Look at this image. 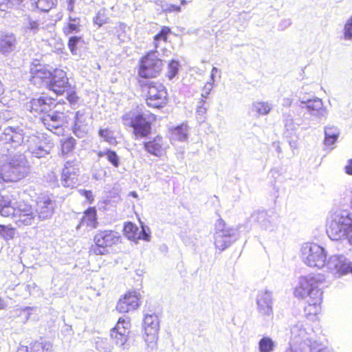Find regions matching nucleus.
Wrapping results in <instances>:
<instances>
[{"instance_id": "nucleus-20", "label": "nucleus", "mask_w": 352, "mask_h": 352, "mask_svg": "<svg viewBox=\"0 0 352 352\" xmlns=\"http://www.w3.org/2000/svg\"><path fill=\"white\" fill-rule=\"evenodd\" d=\"M0 140L3 144H19L22 141V135L20 133L16 131L11 127L4 129V131L0 136Z\"/></svg>"}, {"instance_id": "nucleus-45", "label": "nucleus", "mask_w": 352, "mask_h": 352, "mask_svg": "<svg viewBox=\"0 0 352 352\" xmlns=\"http://www.w3.org/2000/svg\"><path fill=\"white\" fill-rule=\"evenodd\" d=\"M98 226V221H80L76 226V230L84 229V232H88Z\"/></svg>"}, {"instance_id": "nucleus-47", "label": "nucleus", "mask_w": 352, "mask_h": 352, "mask_svg": "<svg viewBox=\"0 0 352 352\" xmlns=\"http://www.w3.org/2000/svg\"><path fill=\"white\" fill-rule=\"evenodd\" d=\"M97 210L95 207H89L85 212L82 220H96Z\"/></svg>"}, {"instance_id": "nucleus-22", "label": "nucleus", "mask_w": 352, "mask_h": 352, "mask_svg": "<svg viewBox=\"0 0 352 352\" xmlns=\"http://www.w3.org/2000/svg\"><path fill=\"white\" fill-rule=\"evenodd\" d=\"M76 144V141L72 136L61 140L60 142V151L61 155L67 157L71 155L75 148Z\"/></svg>"}, {"instance_id": "nucleus-1", "label": "nucleus", "mask_w": 352, "mask_h": 352, "mask_svg": "<svg viewBox=\"0 0 352 352\" xmlns=\"http://www.w3.org/2000/svg\"><path fill=\"white\" fill-rule=\"evenodd\" d=\"M321 284L320 275L302 276L294 292L296 297L308 298V305L305 307V310L309 313L313 312L314 314H317L320 310V305L322 294L320 289Z\"/></svg>"}, {"instance_id": "nucleus-49", "label": "nucleus", "mask_w": 352, "mask_h": 352, "mask_svg": "<svg viewBox=\"0 0 352 352\" xmlns=\"http://www.w3.org/2000/svg\"><path fill=\"white\" fill-rule=\"evenodd\" d=\"M208 109V104L206 102V100L203 99V98L201 99L199 101V104L197 108V113L199 116H203V115L206 114Z\"/></svg>"}, {"instance_id": "nucleus-31", "label": "nucleus", "mask_w": 352, "mask_h": 352, "mask_svg": "<svg viewBox=\"0 0 352 352\" xmlns=\"http://www.w3.org/2000/svg\"><path fill=\"white\" fill-rule=\"evenodd\" d=\"M16 39L14 36H5L0 39V51L6 53L12 50L15 45Z\"/></svg>"}, {"instance_id": "nucleus-36", "label": "nucleus", "mask_w": 352, "mask_h": 352, "mask_svg": "<svg viewBox=\"0 0 352 352\" xmlns=\"http://www.w3.org/2000/svg\"><path fill=\"white\" fill-rule=\"evenodd\" d=\"M96 349L100 352H111L113 346L109 344L107 338H98L96 341Z\"/></svg>"}, {"instance_id": "nucleus-61", "label": "nucleus", "mask_w": 352, "mask_h": 352, "mask_svg": "<svg viewBox=\"0 0 352 352\" xmlns=\"http://www.w3.org/2000/svg\"><path fill=\"white\" fill-rule=\"evenodd\" d=\"M32 309V307H26L24 310H31Z\"/></svg>"}, {"instance_id": "nucleus-4", "label": "nucleus", "mask_w": 352, "mask_h": 352, "mask_svg": "<svg viewBox=\"0 0 352 352\" xmlns=\"http://www.w3.org/2000/svg\"><path fill=\"white\" fill-rule=\"evenodd\" d=\"M231 221H219L214 234V246L222 252L234 243L244 232L246 226H238L230 223Z\"/></svg>"}, {"instance_id": "nucleus-15", "label": "nucleus", "mask_w": 352, "mask_h": 352, "mask_svg": "<svg viewBox=\"0 0 352 352\" xmlns=\"http://www.w3.org/2000/svg\"><path fill=\"white\" fill-rule=\"evenodd\" d=\"M256 301L259 315L265 320H272L274 316L272 292L268 290L258 292Z\"/></svg>"}, {"instance_id": "nucleus-48", "label": "nucleus", "mask_w": 352, "mask_h": 352, "mask_svg": "<svg viewBox=\"0 0 352 352\" xmlns=\"http://www.w3.org/2000/svg\"><path fill=\"white\" fill-rule=\"evenodd\" d=\"M344 36L345 39H352V16L347 21L344 25Z\"/></svg>"}, {"instance_id": "nucleus-10", "label": "nucleus", "mask_w": 352, "mask_h": 352, "mask_svg": "<svg viewBox=\"0 0 352 352\" xmlns=\"http://www.w3.org/2000/svg\"><path fill=\"white\" fill-rule=\"evenodd\" d=\"M120 236L116 232L104 230L100 232L94 236L95 246L91 251L96 255H104L109 252L108 248L120 241Z\"/></svg>"}, {"instance_id": "nucleus-6", "label": "nucleus", "mask_w": 352, "mask_h": 352, "mask_svg": "<svg viewBox=\"0 0 352 352\" xmlns=\"http://www.w3.org/2000/svg\"><path fill=\"white\" fill-rule=\"evenodd\" d=\"M313 344L311 333L302 322H298L291 327L289 347L285 352H311L315 349L311 348Z\"/></svg>"}, {"instance_id": "nucleus-17", "label": "nucleus", "mask_w": 352, "mask_h": 352, "mask_svg": "<svg viewBox=\"0 0 352 352\" xmlns=\"http://www.w3.org/2000/svg\"><path fill=\"white\" fill-rule=\"evenodd\" d=\"M143 148L150 155L160 157L166 153L168 145L162 135H157L144 142Z\"/></svg>"}, {"instance_id": "nucleus-62", "label": "nucleus", "mask_w": 352, "mask_h": 352, "mask_svg": "<svg viewBox=\"0 0 352 352\" xmlns=\"http://www.w3.org/2000/svg\"><path fill=\"white\" fill-rule=\"evenodd\" d=\"M214 71H215V72H217V69L216 67H213V69H212V72H214Z\"/></svg>"}, {"instance_id": "nucleus-14", "label": "nucleus", "mask_w": 352, "mask_h": 352, "mask_svg": "<svg viewBox=\"0 0 352 352\" xmlns=\"http://www.w3.org/2000/svg\"><path fill=\"white\" fill-rule=\"evenodd\" d=\"M325 266L329 272L338 276L352 272V263L342 254L331 256L327 260Z\"/></svg>"}, {"instance_id": "nucleus-18", "label": "nucleus", "mask_w": 352, "mask_h": 352, "mask_svg": "<svg viewBox=\"0 0 352 352\" xmlns=\"http://www.w3.org/2000/svg\"><path fill=\"white\" fill-rule=\"evenodd\" d=\"M56 106L55 100L51 97L40 96L33 98L29 104V110L32 113L43 115Z\"/></svg>"}, {"instance_id": "nucleus-12", "label": "nucleus", "mask_w": 352, "mask_h": 352, "mask_svg": "<svg viewBox=\"0 0 352 352\" xmlns=\"http://www.w3.org/2000/svg\"><path fill=\"white\" fill-rule=\"evenodd\" d=\"M326 232L331 240L345 238L352 245V221H329Z\"/></svg>"}, {"instance_id": "nucleus-46", "label": "nucleus", "mask_w": 352, "mask_h": 352, "mask_svg": "<svg viewBox=\"0 0 352 352\" xmlns=\"http://www.w3.org/2000/svg\"><path fill=\"white\" fill-rule=\"evenodd\" d=\"M116 309L120 313H126L130 311H133L123 298L117 303Z\"/></svg>"}, {"instance_id": "nucleus-19", "label": "nucleus", "mask_w": 352, "mask_h": 352, "mask_svg": "<svg viewBox=\"0 0 352 352\" xmlns=\"http://www.w3.org/2000/svg\"><path fill=\"white\" fill-rule=\"evenodd\" d=\"M78 169L75 167L73 161H67L60 173V181L65 187H74L77 182Z\"/></svg>"}, {"instance_id": "nucleus-23", "label": "nucleus", "mask_w": 352, "mask_h": 352, "mask_svg": "<svg viewBox=\"0 0 352 352\" xmlns=\"http://www.w3.org/2000/svg\"><path fill=\"white\" fill-rule=\"evenodd\" d=\"M172 33L171 28L168 26H162L158 33L153 37V45L155 50L160 47L161 41L164 43L168 42V36Z\"/></svg>"}, {"instance_id": "nucleus-59", "label": "nucleus", "mask_w": 352, "mask_h": 352, "mask_svg": "<svg viewBox=\"0 0 352 352\" xmlns=\"http://www.w3.org/2000/svg\"><path fill=\"white\" fill-rule=\"evenodd\" d=\"M129 195L134 197V198H137L138 197V194L135 191H132L129 193Z\"/></svg>"}, {"instance_id": "nucleus-3", "label": "nucleus", "mask_w": 352, "mask_h": 352, "mask_svg": "<svg viewBox=\"0 0 352 352\" xmlns=\"http://www.w3.org/2000/svg\"><path fill=\"white\" fill-rule=\"evenodd\" d=\"M122 120L124 126L132 129V135L135 139L147 138L152 132V125L157 120L154 113L146 116L143 113H126Z\"/></svg>"}, {"instance_id": "nucleus-53", "label": "nucleus", "mask_w": 352, "mask_h": 352, "mask_svg": "<svg viewBox=\"0 0 352 352\" xmlns=\"http://www.w3.org/2000/svg\"><path fill=\"white\" fill-rule=\"evenodd\" d=\"M345 172L349 175H352V159L349 160L348 161L347 164L346 165L345 168Z\"/></svg>"}, {"instance_id": "nucleus-13", "label": "nucleus", "mask_w": 352, "mask_h": 352, "mask_svg": "<svg viewBox=\"0 0 352 352\" xmlns=\"http://www.w3.org/2000/svg\"><path fill=\"white\" fill-rule=\"evenodd\" d=\"M51 74L52 78L48 81L47 88L57 96L63 95L71 87L67 72L63 69L55 68Z\"/></svg>"}, {"instance_id": "nucleus-21", "label": "nucleus", "mask_w": 352, "mask_h": 352, "mask_svg": "<svg viewBox=\"0 0 352 352\" xmlns=\"http://www.w3.org/2000/svg\"><path fill=\"white\" fill-rule=\"evenodd\" d=\"M38 213L40 217L43 219L50 217L54 213L52 200L47 196L42 197L38 201Z\"/></svg>"}, {"instance_id": "nucleus-26", "label": "nucleus", "mask_w": 352, "mask_h": 352, "mask_svg": "<svg viewBox=\"0 0 352 352\" xmlns=\"http://www.w3.org/2000/svg\"><path fill=\"white\" fill-rule=\"evenodd\" d=\"M324 134V144L331 146L337 141L340 133L336 127L331 126L325 128Z\"/></svg>"}, {"instance_id": "nucleus-55", "label": "nucleus", "mask_w": 352, "mask_h": 352, "mask_svg": "<svg viewBox=\"0 0 352 352\" xmlns=\"http://www.w3.org/2000/svg\"><path fill=\"white\" fill-rule=\"evenodd\" d=\"M16 352H29L28 347L27 346L21 345L18 347Z\"/></svg>"}, {"instance_id": "nucleus-34", "label": "nucleus", "mask_w": 352, "mask_h": 352, "mask_svg": "<svg viewBox=\"0 0 352 352\" xmlns=\"http://www.w3.org/2000/svg\"><path fill=\"white\" fill-rule=\"evenodd\" d=\"M99 135L104 139L105 142L109 144L116 145L118 144L117 138L113 135L111 130L108 128L100 129L98 131Z\"/></svg>"}, {"instance_id": "nucleus-44", "label": "nucleus", "mask_w": 352, "mask_h": 352, "mask_svg": "<svg viewBox=\"0 0 352 352\" xmlns=\"http://www.w3.org/2000/svg\"><path fill=\"white\" fill-rule=\"evenodd\" d=\"M125 27L124 23H120L118 26L115 27V34L121 42H124L126 38Z\"/></svg>"}, {"instance_id": "nucleus-54", "label": "nucleus", "mask_w": 352, "mask_h": 352, "mask_svg": "<svg viewBox=\"0 0 352 352\" xmlns=\"http://www.w3.org/2000/svg\"><path fill=\"white\" fill-rule=\"evenodd\" d=\"M4 92H5L4 86H3V84L1 82V80H0V103L2 101Z\"/></svg>"}, {"instance_id": "nucleus-50", "label": "nucleus", "mask_w": 352, "mask_h": 352, "mask_svg": "<svg viewBox=\"0 0 352 352\" xmlns=\"http://www.w3.org/2000/svg\"><path fill=\"white\" fill-rule=\"evenodd\" d=\"M66 92L67 93L66 98L71 104L77 102L78 96H77L76 91H74L72 87Z\"/></svg>"}, {"instance_id": "nucleus-27", "label": "nucleus", "mask_w": 352, "mask_h": 352, "mask_svg": "<svg viewBox=\"0 0 352 352\" xmlns=\"http://www.w3.org/2000/svg\"><path fill=\"white\" fill-rule=\"evenodd\" d=\"M30 352H53L52 344L46 340L34 342L30 344Z\"/></svg>"}, {"instance_id": "nucleus-16", "label": "nucleus", "mask_w": 352, "mask_h": 352, "mask_svg": "<svg viewBox=\"0 0 352 352\" xmlns=\"http://www.w3.org/2000/svg\"><path fill=\"white\" fill-rule=\"evenodd\" d=\"M140 228L132 221H127L124 226L125 236L130 240L137 242L139 239L150 240L149 228L144 226L143 221H138Z\"/></svg>"}, {"instance_id": "nucleus-42", "label": "nucleus", "mask_w": 352, "mask_h": 352, "mask_svg": "<svg viewBox=\"0 0 352 352\" xmlns=\"http://www.w3.org/2000/svg\"><path fill=\"white\" fill-rule=\"evenodd\" d=\"M15 234V230L13 228L0 225V234L6 239L10 240L13 239Z\"/></svg>"}, {"instance_id": "nucleus-58", "label": "nucleus", "mask_w": 352, "mask_h": 352, "mask_svg": "<svg viewBox=\"0 0 352 352\" xmlns=\"http://www.w3.org/2000/svg\"><path fill=\"white\" fill-rule=\"evenodd\" d=\"M97 155H98V157H104V156L106 157V150L104 151H98L97 153Z\"/></svg>"}, {"instance_id": "nucleus-11", "label": "nucleus", "mask_w": 352, "mask_h": 352, "mask_svg": "<svg viewBox=\"0 0 352 352\" xmlns=\"http://www.w3.org/2000/svg\"><path fill=\"white\" fill-rule=\"evenodd\" d=\"M144 340L151 347L156 344L160 330V320L157 314L146 313L143 320Z\"/></svg>"}, {"instance_id": "nucleus-35", "label": "nucleus", "mask_w": 352, "mask_h": 352, "mask_svg": "<svg viewBox=\"0 0 352 352\" xmlns=\"http://www.w3.org/2000/svg\"><path fill=\"white\" fill-rule=\"evenodd\" d=\"M108 19L109 18L107 13V9L102 8L96 12L93 21L94 25H97L98 28H100L107 23Z\"/></svg>"}, {"instance_id": "nucleus-43", "label": "nucleus", "mask_w": 352, "mask_h": 352, "mask_svg": "<svg viewBox=\"0 0 352 352\" xmlns=\"http://www.w3.org/2000/svg\"><path fill=\"white\" fill-rule=\"evenodd\" d=\"M14 214V208L11 206L10 202L2 204L0 203V214L4 217H9Z\"/></svg>"}, {"instance_id": "nucleus-40", "label": "nucleus", "mask_w": 352, "mask_h": 352, "mask_svg": "<svg viewBox=\"0 0 352 352\" xmlns=\"http://www.w3.org/2000/svg\"><path fill=\"white\" fill-rule=\"evenodd\" d=\"M106 158L114 168L120 166V158L115 151L106 149Z\"/></svg>"}, {"instance_id": "nucleus-52", "label": "nucleus", "mask_w": 352, "mask_h": 352, "mask_svg": "<svg viewBox=\"0 0 352 352\" xmlns=\"http://www.w3.org/2000/svg\"><path fill=\"white\" fill-rule=\"evenodd\" d=\"M311 348H315L314 350H311V352H326V349L322 347L321 344L315 340Z\"/></svg>"}, {"instance_id": "nucleus-5", "label": "nucleus", "mask_w": 352, "mask_h": 352, "mask_svg": "<svg viewBox=\"0 0 352 352\" xmlns=\"http://www.w3.org/2000/svg\"><path fill=\"white\" fill-rule=\"evenodd\" d=\"M164 66V60L157 55L155 51L146 52L138 61V81L157 78L163 71Z\"/></svg>"}, {"instance_id": "nucleus-30", "label": "nucleus", "mask_w": 352, "mask_h": 352, "mask_svg": "<svg viewBox=\"0 0 352 352\" xmlns=\"http://www.w3.org/2000/svg\"><path fill=\"white\" fill-rule=\"evenodd\" d=\"M187 126L186 125H179L170 129V135L173 140L176 141H182L187 138Z\"/></svg>"}, {"instance_id": "nucleus-33", "label": "nucleus", "mask_w": 352, "mask_h": 352, "mask_svg": "<svg viewBox=\"0 0 352 352\" xmlns=\"http://www.w3.org/2000/svg\"><path fill=\"white\" fill-rule=\"evenodd\" d=\"M123 298L131 306V309L133 310L138 309L140 305L139 296L135 291L128 292L124 296Z\"/></svg>"}, {"instance_id": "nucleus-8", "label": "nucleus", "mask_w": 352, "mask_h": 352, "mask_svg": "<svg viewBox=\"0 0 352 352\" xmlns=\"http://www.w3.org/2000/svg\"><path fill=\"white\" fill-rule=\"evenodd\" d=\"M69 120V116L65 113L58 111L44 113L41 117V121L45 128L57 135H65Z\"/></svg>"}, {"instance_id": "nucleus-38", "label": "nucleus", "mask_w": 352, "mask_h": 352, "mask_svg": "<svg viewBox=\"0 0 352 352\" xmlns=\"http://www.w3.org/2000/svg\"><path fill=\"white\" fill-rule=\"evenodd\" d=\"M84 40L82 36H74L69 38L67 45L72 54H76L78 45L80 43L84 44Z\"/></svg>"}, {"instance_id": "nucleus-39", "label": "nucleus", "mask_w": 352, "mask_h": 352, "mask_svg": "<svg viewBox=\"0 0 352 352\" xmlns=\"http://www.w3.org/2000/svg\"><path fill=\"white\" fill-rule=\"evenodd\" d=\"M179 62L175 60H170L168 63L166 76L168 79H173L178 73Z\"/></svg>"}, {"instance_id": "nucleus-29", "label": "nucleus", "mask_w": 352, "mask_h": 352, "mask_svg": "<svg viewBox=\"0 0 352 352\" xmlns=\"http://www.w3.org/2000/svg\"><path fill=\"white\" fill-rule=\"evenodd\" d=\"M33 6L39 11L47 12L56 4V0H32Z\"/></svg>"}, {"instance_id": "nucleus-51", "label": "nucleus", "mask_w": 352, "mask_h": 352, "mask_svg": "<svg viewBox=\"0 0 352 352\" xmlns=\"http://www.w3.org/2000/svg\"><path fill=\"white\" fill-rule=\"evenodd\" d=\"M80 193L82 196L85 197L89 204H92L94 201V195L91 190H80Z\"/></svg>"}, {"instance_id": "nucleus-37", "label": "nucleus", "mask_w": 352, "mask_h": 352, "mask_svg": "<svg viewBox=\"0 0 352 352\" xmlns=\"http://www.w3.org/2000/svg\"><path fill=\"white\" fill-rule=\"evenodd\" d=\"M130 322L128 320L120 318L116 327L111 331L121 332L128 334L129 333Z\"/></svg>"}, {"instance_id": "nucleus-60", "label": "nucleus", "mask_w": 352, "mask_h": 352, "mask_svg": "<svg viewBox=\"0 0 352 352\" xmlns=\"http://www.w3.org/2000/svg\"><path fill=\"white\" fill-rule=\"evenodd\" d=\"M287 104L289 105L291 104V100L289 99H287Z\"/></svg>"}, {"instance_id": "nucleus-24", "label": "nucleus", "mask_w": 352, "mask_h": 352, "mask_svg": "<svg viewBox=\"0 0 352 352\" xmlns=\"http://www.w3.org/2000/svg\"><path fill=\"white\" fill-rule=\"evenodd\" d=\"M110 336L114 344L121 350L128 349V334L124 333H122L121 332L111 331Z\"/></svg>"}, {"instance_id": "nucleus-25", "label": "nucleus", "mask_w": 352, "mask_h": 352, "mask_svg": "<svg viewBox=\"0 0 352 352\" xmlns=\"http://www.w3.org/2000/svg\"><path fill=\"white\" fill-rule=\"evenodd\" d=\"M80 30V19L69 17L68 22L63 28L65 36L78 32Z\"/></svg>"}, {"instance_id": "nucleus-32", "label": "nucleus", "mask_w": 352, "mask_h": 352, "mask_svg": "<svg viewBox=\"0 0 352 352\" xmlns=\"http://www.w3.org/2000/svg\"><path fill=\"white\" fill-rule=\"evenodd\" d=\"M271 109L272 107L267 102L258 101L252 104V111L258 116L267 115Z\"/></svg>"}, {"instance_id": "nucleus-2", "label": "nucleus", "mask_w": 352, "mask_h": 352, "mask_svg": "<svg viewBox=\"0 0 352 352\" xmlns=\"http://www.w3.org/2000/svg\"><path fill=\"white\" fill-rule=\"evenodd\" d=\"M139 86L144 95V101L147 107L162 109L167 106L169 96L167 88L163 83L159 81L139 80Z\"/></svg>"}, {"instance_id": "nucleus-7", "label": "nucleus", "mask_w": 352, "mask_h": 352, "mask_svg": "<svg viewBox=\"0 0 352 352\" xmlns=\"http://www.w3.org/2000/svg\"><path fill=\"white\" fill-rule=\"evenodd\" d=\"M303 262L311 267L320 269L325 266L327 253L325 250L314 243H305L301 248Z\"/></svg>"}, {"instance_id": "nucleus-9", "label": "nucleus", "mask_w": 352, "mask_h": 352, "mask_svg": "<svg viewBox=\"0 0 352 352\" xmlns=\"http://www.w3.org/2000/svg\"><path fill=\"white\" fill-rule=\"evenodd\" d=\"M52 70L48 66L42 64L39 59H34L30 65V82L37 88L47 85L48 81L52 78Z\"/></svg>"}, {"instance_id": "nucleus-28", "label": "nucleus", "mask_w": 352, "mask_h": 352, "mask_svg": "<svg viewBox=\"0 0 352 352\" xmlns=\"http://www.w3.org/2000/svg\"><path fill=\"white\" fill-rule=\"evenodd\" d=\"M259 352H274L276 347L275 342L268 336H263L258 343Z\"/></svg>"}, {"instance_id": "nucleus-41", "label": "nucleus", "mask_w": 352, "mask_h": 352, "mask_svg": "<svg viewBox=\"0 0 352 352\" xmlns=\"http://www.w3.org/2000/svg\"><path fill=\"white\" fill-rule=\"evenodd\" d=\"M25 26L26 30L30 31H36L38 30L39 23L38 20L34 19L30 15H25Z\"/></svg>"}, {"instance_id": "nucleus-56", "label": "nucleus", "mask_w": 352, "mask_h": 352, "mask_svg": "<svg viewBox=\"0 0 352 352\" xmlns=\"http://www.w3.org/2000/svg\"><path fill=\"white\" fill-rule=\"evenodd\" d=\"M4 1H6V3H21L23 0H3Z\"/></svg>"}, {"instance_id": "nucleus-57", "label": "nucleus", "mask_w": 352, "mask_h": 352, "mask_svg": "<svg viewBox=\"0 0 352 352\" xmlns=\"http://www.w3.org/2000/svg\"><path fill=\"white\" fill-rule=\"evenodd\" d=\"M6 306V305L4 302V300L1 298H0V310L5 309Z\"/></svg>"}]
</instances>
